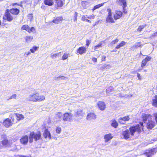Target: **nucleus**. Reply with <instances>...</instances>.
Returning a JSON list of instances; mask_svg holds the SVG:
<instances>
[{
    "label": "nucleus",
    "mask_w": 157,
    "mask_h": 157,
    "mask_svg": "<svg viewBox=\"0 0 157 157\" xmlns=\"http://www.w3.org/2000/svg\"><path fill=\"white\" fill-rule=\"evenodd\" d=\"M97 105L99 109L101 111L104 110L106 107V104L105 102L102 101H98Z\"/></svg>",
    "instance_id": "2eb2a0df"
},
{
    "label": "nucleus",
    "mask_w": 157,
    "mask_h": 157,
    "mask_svg": "<svg viewBox=\"0 0 157 157\" xmlns=\"http://www.w3.org/2000/svg\"><path fill=\"white\" fill-rule=\"evenodd\" d=\"M137 77L138 78V79L141 80V78L140 75V74L139 73H137Z\"/></svg>",
    "instance_id": "3c124183"
},
{
    "label": "nucleus",
    "mask_w": 157,
    "mask_h": 157,
    "mask_svg": "<svg viewBox=\"0 0 157 157\" xmlns=\"http://www.w3.org/2000/svg\"><path fill=\"white\" fill-rule=\"evenodd\" d=\"M72 117L71 113L65 112L63 114V120L64 121L71 122L72 120Z\"/></svg>",
    "instance_id": "6e6552de"
},
{
    "label": "nucleus",
    "mask_w": 157,
    "mask_h": 157,
    "mask_svg": "<svg viewBox=\"0 0 157 157\" xmlns=\"http://www.w3.org/2000/svg\"><path fill=\"white\" fill-rule=\"evenodd\" d=\"M45 98L44 95H40L38 92L31 94L28 97L29 101L33 102L41 101H44Z\"/></svg>",
    "instance_id": "7ed1b4c3"
},
{
    "label": "nucleus",
    "mask_w": 157,
    "mask_h": 157,
    "mask_svg": "<svg viewBox=\"0 0 157 157\" xmlns=\"http://www.w3.org/2000/svg\"><path fill=\"white\" fill-rule=\"evenodd\" d=\"M86 22H89V23H91V21H90V20H88V19H86Z\"/></svg>",
    "instance_id": "e2e57ef3"
},
{
    "label": "nucleus",
    "mask_w": 157,
    "mask_h": 157,
    "mask_svg": "<svg viewBox=\"0 0 157 157\" xmlns=\"http://www.w3.org/2000/svg\"><path fill=\"white\" fill-rule=\"evenodd\" d=\"M19 13L20 10L17 8L6 9L3 16V21L11 22L14 19V16L18 15Z\"/></svg>",
    "instance_id": "f03ea898"
},
{
    "label": "nucleus",
    "mask_w": 157,
    "mask_h": 157,
    "mask_svg": "<svg viewBox=\"0 0 157 157\" xmlns=\"http://www.w3.org/2000/svg\"><path fill=\"white\" fill-rule=\"evenodd\" d=\"M61 52H59L57 53H55L53 54L52 55H51V57L52 59H54L55 58H56L57 57H59V56L60 55V56H61Z\"/></svg>",
    "instance_id": "58836bf2"
},
{
    "label": "nucleus",
    "mask_w": 157,
    "mask_h": 157,
    "mask_svg": "<svg viewBox=\"0 0 157 157\" xmlns=\"http://www.w3.org/2000/svg\"><path fill=\"white\" fill-rule=\"evenodd\" d=\"M147 25L145 24L142 25H140L137 29V31L140 32L144 28L146 27Z\"/></svg>",
    "instance_id": "c9c22d12"
},
{
    "label": "nucleus",
    "mask_w": 157,
    "mask_h": 157,
    "mask_svg": "<svg viewBox=\"0 0 157 157\" xmlns=\"http://www.w3.org/2000/svg\"><path fill=\"white\" fill-rule=\"evenodd\" d=\"M105 142H106L109 141L110 140L113 138L111 133L106 134L104 136Z\"/></svg>",
    "instance_id": "b1692460"
},
{
    "label": "nucleus",
    "mask_w": 157,
    "mask_h": 157,
    "mask_svg": "<svg viewBox=\"0 0 157 157\" xmlns=\"http://www.w3.org/2000/svg\"><path fill=\"white\" fill-rule=\"evenodd\" d=\"M87 2L86 1H82L81 2V8L82 9H85L87 8Z\"/></svg>",
    "instance_id": "c756f323"
},
{
    "label": "nucleus",
    "mask_w": 157,
    "mask_h": 157,
    "mask_svg": "<svg viewBox=\"0 0 157 157\" xmlns=\"http://www.w3.org/2000/svg\"><path fill=\"white\" fill-rule=\"evenodd\" d=\"M15 115L17 117V120L19 121L23 119L24 118V115L22 114H20L18 113H15Z\"/></svg>",
    "instance_id": "c85d7f7f"
},
{
    "label": "nucleus",
    "mask_w": 157,
    "mask_h": 157,
    "mask_svg": "<svg viewBox=\"0 0 157 157\" xmlns=\"http://www.w3.org/2000/svg\"><path fill=\"white\" fill-rule=\"evenodd\" d=\"M156 124L155 121L152 120L151 118L148 121L146 124V127L148 129H151L155 126Z\"/></svg>",
    "instance_id": "9b49d317"
},
{
    "label": "nucleus",
    "mask_w": 157,
    "mask_h": 157,
    "mask_svg": "<svg viewBox=\"0 0 157 157\" xmlns=\"http://www.w3.org/2000/svg\"><path fill=\"white\" fill-rule=\"evenodd\" d=\"M1 21L0 20V25H1Z\"/></svg>",
    "instance_id": "69168bd1"
},
{
    "label": "nucleus",
    "mask_w": 157,
    "mask_h": 157,
    "mask_svg": "<svg viewBox=\"0 0 157 157\" xmlns=\"http://www.w3.org/2000/svg\"><path fill=\"white\" fill-rule=\"evenodd\" d=\"M63 20L62 16L57 17L54 18L52 21L55 24H58L62 22Z\"/></svg>",
    "instance_id": "412c9836"
},
{
    "label": "nucleus",
    "mask_w": 157,
    "mask_h": 157,
    "mask_svg": "<svg viewBox=\"0 0 157 157\" xmlns=\"http://www.w3.org/2000/svg\"><path fill=\"white\" fill-rule=\"evenodd\" d=\"M144 71H146V70H144Z\"/></svg>",
    "instance_id": "338daca9"
},
{
    "label": "nucleus",
    "mask_w": 157,
    "mask_h": 157,
    "mask_svg": "<svg viewBox=\"0 0 157 157\" xmlns=\"http://www.w3.org/2000/svg\"><path fill=\"white\" fill-rule=\"evenodd\" d=\"M21 29L22 30H25L29 33L35 31V29L34 27L30 28L29 26L27 25H23L21 27Z\"/></svg>",
    "instance_id": "9d476101"
},
{
    "label": "nucleus",
    "mask_w": 157,
    "mask_h": 157,
    "mask_svg": "<svg viewBox=\"0 0 157 157\" xmlns=\"http://www.w3.org/2000/svg\"><path fill=\"white\" fill-rule=\"evenodd\" d=\"M151 36L153 37L157 36V32H155L151 35Z\"/></svg>",
    "instance_id": "8fccbe9b"
},
{
    "label": "nucleus",
    "mask_w": 157,
    "mask_h": 157,
    "mask_svg": "<svg viewBox=\"0 0 157 157\" xmlns=\"http://www.w3.org/2000/svg\"><path fill=\"white\" fill-rule=\"evenodd\" d=\"M126 44V43L124 41H122L116 45L115 48L116 49L120 48L121 47L124 46Z\"/></svg>",
    "instance_id": "cd10ccee"
},
{
    "label": "nucleus",
    "mask_w": 157,
    "mask_h": 157,
    "mask_svg": "<svg viewBox=\"0 0 157 157\" xmlns=\"http://www.w3.org/2000/svg\"><path fill=\"white\" fill-rule=\"evenodd\" d=\"M117 2L118 4L121 6H122L123 13L124 14H127L128 11L125 8L127 6V3L126 0H118Z\"/></svg>",
    "instance_id": "0eeeda50"
},
{
    "label": "nucleus",
    "mask_w": 157,
    "mask_h": 157,
    "mask_svg": "<svg viewBox=\"0 0 157 157\" xmlns=\"http://www.w3.org/2000/svg\"><path fill=\"white\" fill-rule=\"evenodd\" d=\"M153 116L154 117V119L155 120V122L156 124H157V112H155L153 113Z\"/></svg>",
    "instance_id": "79ce46f5"
},
{
    "label": "nucleus",
    "mask_w": 157,
    "mask_h": 157,
    "mask_svg": "<svg viewBox=\"0 0 157 157\" xmlns=\"http://www.w3.org/2000/svg\"><path fill=\"white\" fill-rule=\"evenodd\" d=\"M152 105L154 107L157 108V95H155L152 99Z\"/></svg>",
    "instance_id": "a878e982"
},
{
    "label": "nucleus",
    "mask_w": 157,
    "mask_h": 157,
    "mask_svg": "<svg viewBox=\"0 0 157 157\" xmlns=\"http://www.w3.org/2000/svg\"><path fill=\"white\" fill-rule=\"evenodd\" d=\"M156 90H157V86H156Z\"/></svg>",
    "instance_id": "774afa93"
},
{
    "label": "nucleus",
    "mask_w": 157,
    "mask_h": 157,
    "mask_svg": "<svg viewBox=\"0 0 157 157\" xmlns=\"http://www.w3.org/2000/svg\"><path fill=\"white\" fill-rule=\"evenodd\" d=\"M143 46V45L141 44L140 42L136 43L135 45L133 46L132 47L134 49L137 48L139 47H140Z\"/></svg>",
    "instance_id": "72a5a7b5"
},
{
    "label": "nucleus",
    "mask_w": 157,
    "mask_h": 157,
    "mask_svg": "<svg viewBox=\"0 0 157 157\" xmlns=\"http://www.w3.org/2000/svg\"><path fill=\"white\" fill-rule=\"evenodd\" d=\"M86 48L84 46H81L78 48L76 51V53L80 55H82L86 53Z\"/></svg>",
    "instance_id": "ddd939ff"
},
{
    "label": "nucleus",
    "mask_w": 157,
    "mask_h": 157,
    "mask_svg": "<svg viewBox=\"0 0 157 157\" xmlns=\"http://www.w3.org/2000/svg\"><path fill=\"white\" fill-rule=\"evenodd\" d=\"M68 56V55L66 54H64L62 57V59L63 60H64L65 59H67Z\"/></svg>",
    "instance_id": "c03bdc74"
},
{
    "label": "nucleus",
    "mask_w": 157,
    "mask_h": 157,
    "mask_svg": "<svg viewBox=\"0 0 157 157\" xmlns=\"http://www.w3.org/2000/svg\"><path fill=\"white\" fill-rule=\"evenodd\" d=\"M15 123V119L14 116L12 115H10V118L5 119L3 121L2 124L6 128H9L11 126Z\"/></svg>",
    "instance_id": "39448f33"
},
{
    "label": "nucleus",
    "mask_w": 157,
    "mask_h": 157,
    "mask_svg": "<svg viewBox=\"0 0 157 157\" xmlns=\"http://www.w3.org/2000/svg\"><path fill=\"white\" fill-rule=\"evenodd\" d=\"M119 41V40L118 38H116L115 40H112L111 42V44L112 45H114L117 44Z\"/></svg>",
    "instance_id": "a19ab883"
},
{
    "label": "nucleus",
    "mask_w": 157,
    "mask_h": 157,
    "mask_svg": "<svg viewBox=\"0 0 157 157\" xmlns=\"http://www.w3.org/2000/svg\"><path fill=\"white\" fill-rule=\"evenodd\" d=\"M106 56H104L102 57L101 59L102 61H105Z\"/></svg>",
    "instance_id": "6e6d98bb"
},
{
    "label": "nucleus",
    "mask_w": 157,
    "mask_h": 157,
    "mask_svg": "<svg viewBox=\"0 0 157 157\" xmlns=\"http://www.w3.org/2000/svg\"><path fill=\"white\" fill-rule=\"evenodd\" d=\"M45 6H41V8L42 9H45Z\"/></svg>",
    "instance_id": "680f3d73"
},
{
    "label": "nucleus",
    "mask_w": 157,
    "mask_h": 157,
    "mask_svg": "<svg viewBox=\"0 0 157 157\" xmlns=\"http://www.w3.org/2000/svg\"><path fill=\"white\" fill-rule=\"evenodd\" d=\"M1 143L2 145L5 147H7L10 145V143L9 140L6 138H5L1 141Z\"/></svg>",
    "instance_id": "4be33fe9"
},
{
    "label": "nucleus",
    "mask_w": 157,
    "mask_h": 157,
    "mask_svg": "<svg viewBox=\"0 0 157 157\" xmlns=\"http://www.w3.org/2000/svg\"><path fill=\"white\" fill-rule=\"evenodd\" d=\"M152 116L150 114H146L145 113H142L141 115V118L143 121L145 123L148 118H151Z\"/></svg>",
    "instance_id": "f3484780"
},
{
    "label": "nucleus",
    "mask_w": 157,
    "mask_h": 157,
    "mask_svg": "<svg viewBox=\"0 0 157 157\" xmlns=\"http://www.w3.org/2000/svg\"><path fill=\"white\" fill-rule=\"evenodd\" d=\"M82 110H79L77 111L75 114V116L76 117H79L82 116Z\"/></svg>",
    "instance_id": "4c0bfd02"
},
{
    "label": "nucleus",
    "mask_w": 157,
    "mask_h": 157,
    "mask_svg": "<svg viewBox=\"0 0 157 157\" xmlns=\"http://www.w3.org/2000/svg\"><path fill=\"white\" fill-rule=\"evenodd\" d=\"M91 41L90 40H86V46H87V47H88L90 44L91 43Z\"/></svg>",
    "instance_id": "a18cd8bd"
},
{
    "label": "nucleus",
    "mask_w": 157,
    "mask_h": 157,
    "mask_svg": "<svg viewBox=\"0 0 157 157\" xmlns=\"http://www.w3.org/2000/svg\"><path fill=\"white\" fill-rule=\"evenodd\" d=\"M44 2L45 5L50 6H52L54 4L53 0H44Z\"/></svg>",
    "instance_id": "393cba45"
},
{
    "label": "nucleus",
    "mask_w": 157,
    "mask_h": 157,
    "mask_svg": "<svg viewBox=\"0 0 157 157\" xmlns=\"http://www.w3.org/2000/svg\"><path fill=\"white\" fill-rule=\"evenodd\" d=\"M129 116H127L120 118L118 120V122L120 124H124L125 122L129 121Z\"/></svg>",
    "instance_id": "6ab92c4d"
},
{
    "label": "nucleus",
    "mask_w": 157,
    "mask_h": 157,
    "mask_svg": "<svg viewBox=\"0 0 157 157\" xmlns=\"http://www.w3.org/2000/svg\"><path fill=\"white\" fill-rule=\"evenodd\" d=\"M111 126L115 128H116L117 127L118 124L117 121L115 120H113L112 121L111 123Z\"/></svg>",
    "instance_id": "7c9ffc66"
},
{
    "label": "nucleus",
    "mask_w": 157,
    "mask_h": 157,
    "mask_svg": "<svg viewBox=\"0 0 157 157\" xmlns=\"http://www.w3.org/2000/svg\"><path fill=\"white\" fill-rule=\"evenodd\" d=\"M42 127L43 129H44V131L43 133V136L45 139L48 137L49 140L52 138L51 133L47 128L46 127L45 124L42 125Z\"/></svg>",
    "instance_id": "1a4fd4ad"
},
{
    "label": "nucleus",
    "mask_w": 157,
    "mask_h": 157,
    "mask_svg": "<svg viewBox=\"0 0 157 157\" xmlns=\"http://www.w3.org/2000/svg\"><path fill=\"white\" fill-rule=\"evenodd\" d=\"M28 19L31 21L33 19V16L32 13H29L27 15Z\"/></svg>",
    "instance_id": "37998d69"
},
{
    "label": "nucleus",
    "mask_w": 157,
    "mask_h": 157,
    "mask_svg": "<svg viewBox=\"0 0 157 157\" xmlns=\"http://www.w3.org/2000/svg\"><path fill=\"white\" fill-rule=\"evenodd\" d=\"M151 59V57L149 56H147L142 60L141 65V67L143 68L146 66L147 62L150 61Z\"/></svg>",
    "instance_id": "4468645a"
},
{
    "label": "nucleus",
    "mask_w": 157,
    "mask_h": 157,
    "mask_svg": "<svg viewBox=\"0 0 157 157\" xmlns=\"http://www.w3.org/2000/svg\"><path fill=\"white\" fill-rule=\"evenodd\" d=\"M12 6H19V4H18L17 3H12Z\"/></svg>",
    "instance_id": "864d4df0"
},
{
    "label": "nucleus",
    "mask_w": 157,
    "mask_h": 157,
    "mask_svg": "<svg viewBox=\"0 0 157 157\" xmlns=\"http://www.w3.org/2000/svg\"><path fill=\"white\" fill-rule=\"evenodd\" d=\"M17 97V95L15 94H12L11 96H10V98H9V99H16Z\"/></svg>",
    "instance_id": "09e8293b"
},
{
    "label": "nucleus",
    "mask_w": 157,
    "mask_h": 157,
    "mask_svg": "<svg viewBox=\"0 0 157 157\" xmlns=\"http://www.w3.org/2000/svg\"><path fill=\"white\" fill-rule=\"evenodd\" d=\"M78 13L76 12H75V13L74 20V21H76L77 20V17H78Z\"/></svg>",
    "instance_id": "49530a36"
},
{
    "label": "nucleus",
    "mask_w": 157,
    "mask_h": 157,
    "mask_svg": "<svg viewBox=\"0 0 157 157\" xmlns=\"http://www.w3.org/2000/svg\"><path fill=\"white\" fill-rule=\"evenodd\" d=\"M39 48V46H33L32 48L30 49V50L31 52L34 53Z\"/></svg>",
    "instance_id": "f704fd0d"
},
{
    "label": "nucleus",
    "mask_w": 157,
    "mask_h": 157,
    "mask_svg": "<svg viewBox=\"0 0 157 157\" xmlns=\"http://www.w3.org/2000/svg\"><path fill=\"white\" fill-rule=\"evenodd\" d=\"M144 154L147 157H151L154 155V151L152 149L147 150L144 153Z\"/></svg>",
    "instance_id": "5701e85b"
},
{
    "label": "nucleus",
    "mask_w": 157,
    "mask_h": 157,
    "mask_svg": "<svg viewBox=\"0 0 157 157\" xmlns=\"http://www.w3.org/2000/svg\"><path fill=\"white\" fill-rule=\"evenodd\" d=\"M116 50H112V51H111V52H116Z\"/></svg>",
    "instance_id": "0e129e2a"
},
{
    "label": "nucleus",
    "mask_w": 157,
    "mask_h": 157,
    "mask_svg": "<svg viewBox=\"0 0 157 157\" xmlns=\"http://www.w3.org/2000/svg\"><path fill=\"white\" fill-rule=\"evenodd\" d=\"M102 45V43H98L97 45L94 46L93 47V48H94V51L93 52L96 51L98 48L101 47Z\"/></svg>",
    "instance_id": "e433bc0d"
},
{
    "label": "nucleus",
    "mask_w": 157,
    "mask_h": 157,
    "mask_svg": "<svg viewBox=\"0 0 157 157\" xmlns=\"http://www.w3.org/2000/svg\"><path fill=\"white\" fill-rule=\"evenodd\" d=\"M104 4V3H103L95 5L93 7V8L92 9V10H93V11H94L95 10L99 8L100 7L102 6Z\"/></svg>",
    "instance_id": "2f4dec72"
},
{
    "label": "nucleus",
    "mask_w": 157,
    "mask_h": 157,
    "mask_svg": "<svg viewBox=\"0 0 157 157\" xmlns=\"http://www.w3.org/2000/svg\"><path fill=\"white\" fill-rule=\"evenodd\" d=\"M56 116L57 119L60 120L63 116L62 113L61 112H58L56 114Z\"/></svg>",
    "instance_id": "473e14b6"
},
{
    "label": "nucleus",
    "mask_w": 157,
    "mask_h": 157,
    "mask_svg": "<svg viewBox=\"0 0 157 157\" xmlns=\"http://www.w3.org/2000/svg\"><path fill=\"white\" fill-rule=\"evenodd\" d=\"M19 157H27V156L25 155H19Z\"/></svg>",
    "instance_id": "052dcab7"
},
{
    "label": "nucleus",
    "mask_w": 157,
    "mask_h": 157,
    "mask_svg": "<svg viewBox=\"0 0 157 157\" xmlns=\"http://www.w3.org/2000/svg\"><path fill=\"white\" fill-rule=\"evenodd\" d=\"M108 14L106 18L105 21L106 23H114L115 22L114 18L112 17V10L111 9H107Z\"/></svg>",
    "instance_id": "423d86ee"
},
{
    "label": "nucleus",
    "mask_w": 157,
    "mask_h": 157,
    "mask_svg": "<svg viewBox=\"0 0 157 157\" xmlns=\"http://www.w3.org/2000/svg\"><path fill=\"white\" fill-rule=\"evenodd\" d=\"M62 130L61 128L59 126H57L56 129V132L57 134H59L61 133Z\"/></svg>",
    "instance_id": "ea45409f"
},
{
    "label": "nucleus",
    "mask_w": 157,
    "mask_h": 157,
    "mask_svg": "<svg viewBox=\"0 0 157 157\" xmlns=\"http://www.w3.org/2000/svg\"><path fill=\"white\" fill-rule=\"evenodd\" d=\"M56 2V6L57 8H59L63 6L65 3V0H55Z\"/></svg>",
    "instance_id": "a211bd4d"
},
{
    "label": "nucleus",
    "mask_w": 157,
    "mask_h": 157,
    "mask_svg": "<svg viewBox=\"0 0 157 157\" xmlns=\"http://www.w3.org/2000/svg\"><path fill=\"white\" fill-rule=\"evenodd\" d=\"M144 123L143 122H140L139 124H136L135 126L130 127L129 130L126 129L122 132V135L123 136L124 139H127L130 137V136H133L136 132H137L139 133H140L142 131H144Z\"/></svg>",
    "instance_id": "f257e3e1"
},
{
    "label": "nucleus",
    "mask_w": 157,
    "mask_h": 157,
    "mask_svg": "<svg viewBox=\"0 0 157 157\" xmlns=\"http://www.w3.org/2000/svg\"><path fill=\"white\" fill-rule=\"evenodd\" d=\"M30 52H28L27 53V54H26V56H29V55L30 54Z\"/></svg>",
    "instance_id": "bf43d9fd"
},
{
    "label": "nucleus",
    "mask_w": 157,
    "mask_h": 157,
    "mask_svg": "<svg viewBox=\"0 0 157 157\" xmlns=\"http://www.w3.org/2000/svg\"><path fill=\"white\" fill-rule=\"evenodd\" d=\"M96 118V115L93 112H90L88 113L86 116V119L88 120L95 119Z\"/></svg>",
    "instance_id": "aec40b11"
},
{
    "label": "nucleus",
    "mask_w": 157,
    "mask_h": 157,
    "mask_svg": "<svg viewBox=\"0 0 157 157\" xmlns=\"http://www.w3.org/2000/svg\"><path fill=\"white\" fill-rule=\"evenodd\" d=\"M57 78H61V79H64L66 78V77L64 76H59L57 77Z\"/></svg>",
    "instance_id": "5fc2aeb1"
},
{
    "label": "nucleus",
    "mask_w": 157,
    "mask_h": 157,
    "mask_svg": "<svg viewBox=\"0 0 157 157\" xmlns=\"http://www.w3.org/2000/svg\"><path fill=\"white\" fill-rule=\"evenodd\" d=\"M41 133L40 131H38L36 133L34 131L30 132L29 135V142L31 143L33 142V140L35 141L41 139Z\"/></svg>",
    "instance_id": "20e7f679"
},
{
    "label": "nucleus",
    "mask_w": 157,
    "mask_h": 157,
    "mask_svg": "<svg viewBox=\"0 0 157 157\" xmlns=\"http://www.w3.org/2000/svg\"><path fill=\"white\" fill-rule=\"evenodd\" d=\"M92 60L94 62H97V59L95 57L93 58Z\"/></svg>",
    "instance_id": "603ef678"
},
{
    "label": "nucleus",
    "mask_w": 157,
    "mask_h": 157,
    "mask_svg": "<svg viewBox=\"0 0 157 157\" xmlns=\"http://www.w3.org/2000/svg\"><path fill=\"white\" fill-rule=\"evenodd\" d=\"M25 39L27 43H29L32 41L33 39V37L31 35L27 36L25 37Z\"/></svg>",
    "instance_id": "bb28decb"
},
{
    "label": "nucleus",
    "mask_w": 157,
    "mask_h": 157,
    "mask_svg": "<svg viewBox=\"0 0 157 157\" xmlns=\"http://www.w3.org/2000/svg\"><path fill=\"white\" fill-rule=\"evenodd\" d=\"M123 12L120 10H116L113 16L115 20H117L120 18L123 15Z\"/></svg>",
    "instance_id": "f8f14e48"
},
{
    "label": "nucleus",
    "mask_w": 157,
    "mask_h": 157,
    "mask_svg": "<svg viewBox=\"0 0 157 157\" xmlns=\"http://www.w3.org/2000/svg\"><path fill=\"white\" fill-rule=\"evenodd\" d=\"M88 18V17H87V15H83L82 16L81 20L83 21H86L87 19V18Z\"/></svg>",
    "instance_id": "de8ad7c7"
},
{
    "label": "nucleus",
    "mask_w": 157,
    "mask_h": 157,
    "mask_svg": "<svg viewBox=\"0 0 157 157\" xmlns=\"http://www.w3.org/2000/svg\"><path fill=\"white\" fill-rule=\"evenodd\" d=\"M94 16H91L90 17H88V18L89 19H91V18H94Z\"/></svg>",
    "instance_id": "13d9d810"
},
{
    "label": "nucleus",
    "mask_w": 157,
    "mask_h": 157,
    "mask_svg": "<svg viewBox=\"0 0 157 157\" xmlns=\"http://www.w3.org/2000/svg\"><path fill=\"white\" fill-rule=\"evenodd\" d=\"M22 1H21V3H20V4H19V6H21V7H23V5H22Z\"/></svg>",
    "instance_id": "4d7b16f0"
},
{
    "label": "nucleus",
    "mask_w": 157,
    "mask_h": 157,
    "mask_svg": "<svg viewBox=\"0 0 157 157\" xmlns=\"http://www.w3.org/2000/svg\"><path fill=\"white\" fill-rule=\"evenodd\" d=\"M20 143L23 144H26L29 141V137L27 135L22 136L20 140Z\"/></svg>",
    "instance_id": "dca6fc26"
}]
</instances>
